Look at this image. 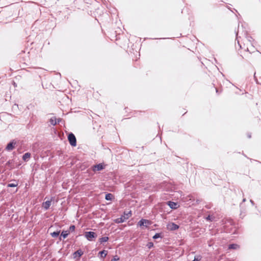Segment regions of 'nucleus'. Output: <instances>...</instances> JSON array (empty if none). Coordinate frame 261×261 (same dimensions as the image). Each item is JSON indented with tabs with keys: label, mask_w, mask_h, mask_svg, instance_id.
Listing matches in <instances>:
<instances>
[{
	"label": "nucleus",
	"mask_w": 261,
	"mask_h": 261,
	"mask_svg": "<svg viewBox=\"0 0 261 261\" xmlns=\"http://www.w3.org/2000/svg\"><path fill=\"white\" fill-rule=\"evenodd\" d=\"M236 37H237V39L238 40V45L239 46H240V48H245V50L247 51H249L250 53H251V51L249 50V47L248 46V44H250L251 46H252V43H251V39H252L251 37H248V38H246V39H247V42L246 43H244L243 44V46H242L240 43V41L238 40V33H237L236 34Z\"/></svg>",
	"instance_id": "1"
},
{
	"label": "nucleus",
	"mask_w": 261,
	"mask_h": 261,
	"mask_svg": "<svg viewBox=\"0 0 261 261\" xmlns=\"http://www.w3.org/2000/svg\"><path fill=\"white\" fill-rule=\"evenodd\" d=\"M85 238L89 241H92L97 237L96 234L93 231H86L85 232Z\"/></svg>",
	"instance_id": "2"
},
{
	"label": "nucleus",
	"mask_w": 261,
	"mask_h": 261,
	"mask_svg": "<svg viewBox=\"0 0 261 261\" xmlns=\"http://www.w3.org/2000/svg\"><path fill=\"white\" fill-rule=\"evenodd\" d=\"M68 139L72 146H75L76 145V139L73 134L72 133H70L68 136Z\"/></svg>",
	"instance_id": "3"
},
{
	"label": "nucleus",
	"mask_w": 261,
	"mask_h": 261,
	"mask_svg": "<svg viewBox=\"0 0 261 261\" xmlns=\"http://www.w3.org/2000/svg\"><path fill=\"white\" fill-rule=\"evenodd\" d=\"M105 168V165L102 163H99L97 165H93L92 167V170L96 172V171H99L103 170Z\"/></svg>",
	"instance_id": "4"
},
{
	"label": "nucleus",
	"mask_w": 261,
	"mask_h": 261,
	"mask_svg": "<svg viewBox=\"0 0 261 261\" xmlns=\"http://www.w3.org/2000/svg\"><path fill=\"white\" fill-rule=\"evenodd\" d=\"M16 144V142L14 140L11 141L9 143H8L6 147V150L8 151H10L12 150L14 148Z\"/></svg>",
	"instance_id": "5"
},
{
	"label": "nucleus",
	"mask_w": 261,
	"mask_h": 261,
	"mask_svg": "<svg viewBox=\"0 0 261 261\" xmlns=\"http://www.w3.org/2000/svg\"><path fill=\"white\" fill-rule=\"evenodd\" d=\"M167 228L169 230H175L179 228V226L174 223H170L167 225Z\"/></svg>",
	"instance_id": "6"
},
{
	"label": "nucleus",
	"mask_w": 261,
	"mask_h": 261,
	"mask_svg": "<svg viewBox=\"0 0 261 261\" xmlns=\"http://www.w3.org/2000/svg\"><path fill=\"white\" fill-rule=\"evenodd\" d=\"M150 224V222L149 220L142 219L141 220H140L138 223V225L141 227L142 226H146L147 227V225Z\"/></svg>",
	"instance_id": "7"
},
{
	"label": "nucleus",
	"mask_w": 261,
	"mask_h": 261,
	"mask_svg": "<svg viewBox=\"0 0 261 261\" xmlns=\"http://www.w3.org/2000/svg\"><path fill=\"white\" fill-rule=\"evenodd\" d=\"M50 204H51V201L47 200V201H46L45 202H44L42 203V206L45 210H47L49 208V206H50Z\"/></svg>",
	"instance_id": "8"
},
{
	"label": "nucleus",
	"mask_w": 261,
	"mask_h": 261,
	"mask_svg": "<svg viewBox=\"0 0 261 261\" xmlns=\"http://www.w3.org/2000/svg\"><path fill=\"white\" fill-rule=\"evenodd\" d=\"M31 157V153H29V152H27V153H25L23 156H22V160L24 161V162H27L29 161V160L30 159Z\"/></svg>",
	"instance_id": "9"
},
{
	"label": "nucleus",
	"mask_w": 261,
	"mask_h": 261,
	"mask_svg": "<svg viewBox=\"0 0 261 261\" xmlns=\"http://www.w3.org/2000/svg\"><path fill=\"white\" fill-rule=\"evenodd\" d=\"M69 234V231H68V230L63 231L61 232V237H60V240H62V239H61L62 237L63 238V239L66 238Z\"/></svg>",
	"instance_id": "10"
},
{
	"label": "nucleus",
	"mask_w": 261,
	"mask_h": 261,
	"mask_svg": "<svg viewBox=\"0 0 261 261\" xmlns=\"http://www.w3.org/2000/svg\"><path fill=\"white\" fill-rule=\"evenodd\" d=\"M125 220V216H121V217L118 218L116 219V220H115V222L116 223H123V222H124Z\"/></svg>",
	"instance_id": "11"
},
{
	"label": "nucleus",
	"mask_w": 261,
	"mask_h": 261,
	"mask_svg": "<svg viewBox=\"0 0 261 261\" xmlns=\"http://www.w3.org/2000/svg\"><path fill=\"white\" fill-rule=\"evenodd\" d=\"M83 254V251L81 250H78L73 253L74 258H75L77 255L79 256V257H80Z\"/></svg>",
	"instance_id": "12"
},
{
	"label": "nucleus",
	"mask_w": 261,
	"mask_h": 261,
	"mask_svg": "<svg viewBox=\"0 0 261 261\" xmlns=\"http://www.w3.org/2000/svg\"><path fill=\"white\" fill-rule=\"evenodd\" d=\"M239 248V246L236 244H231L228 246V249H237Z\"/></svg>",
	"instance_id": "13"
},
{
	"label": "nucleus",
	"mask_w": 261,
	"mask_h": 261,
	"mask_svg": "<svg viewBox=\"0 0 261 261\" xmlns=\"http://www.w3.org/2000/svg\"><path fill=\"white\" fill-rule=\"evenodd\" d=\"M49 122L50 124L53 125H56V124H57V119L55 117H51L49 120Z\"/></svg>",
	"instance_id": "14"
},
{
	"label": "nucleus",
	"mask_w": 261,
	"mask_h": 261,
	"mask_svg": "<svg viewBox=\"0 0 261 261\" xmlns=\"http://www.w3.org/2000/svg\"><path fill=\"white\" fill-rule=\"evenodd\" d=\"M109 240V237H103L99 239V242L100 243H102L103 242H106Z\"/></svg>",
	"instance_id": "15"
},
{
	"label": "nucleus",
	"mask_w": 261,
	"mask_h": 261,
	"mask_svg": "<svg viewBox=\"0 0 261 261\" xmlns=\"http://www.w3.org/2000/svg\"><path fill=\"white\" fill-rule=\"evenodd\" d=\"M131 215H132L131 211H129L127 213L125 212H124L123 216H125V220L128 219L129 218V217L131 216Z\"/></svg>",
	"instance_id": "16"
},
{
	"label": "nucleus",
	"mask_w": 261,
	"mask_h": 261,
	"mask_svg": "<svg viewBox=\"0 0 261 261\" xmlns=\"http://www.w3.org/2000/svg\"><path fill=\"white\" fill-rule=\"evenodd\" d=\"M113 195L111 193H108L106 195L105 199L107 200H111L112 199Z\"/></svg>",
	"instance_id": "17"
},
{
	"label": "nucleus",
	"mask_w": 261,
	"mask_h": 261,
	"mask_svg": "<svg viewBox=\"0 0 261 261\" xmlns=\"http://www.w3.org/2000/svg\"><path fill=\"white\" fill-rule=\"evenodd\" d=\"M59 234H60V231H54L53 232H51L50 233V235L53 238H56L59 236Z\"/></svg>",
	"instance_id": "18"
},
{
	"label": "nucleus",
	"mask_w": 261,
	"mask_h": 261,
	"mask_svg": "<svg viewBox=\"0 0 261 261\" xmlns=\"http://www.w3.org/2000/svg\"><path fill=\"white\" fill-rule=\"evenodd\" d=\"M99 254H100L101 257H105L107 254V251L103 250L101 251H100Z\"/></svg>",
	"instance_id": "19"
},
{
	"label": "nucleus",
	"mask_w": 261,
	"mask_h": 261,
	"mask_svg": "<svg viewBox=\"0 0 261 261\" xmlns=\"http://www.w3.org/2000/svg\"><path fill=\"white\" fill-rule=\"evenodd\" d=\"M169 205L170 206L171 208H176V203L174 202H169Z\"/></svg>",
	"instance_id": "20"
},
{
	"label": "nucleus",
	"mask_w": 261,
	"mask_h": 261,
	"mask_svg": "<svg viewBox=\"0 0 261 261\" xmlns=\"http://www.w3.org/2000/svg\"><path fill=\"white\" fill-rule=\"evenodd\" d=\"M202 257L200 255H196L194 257V259L192 261H200Z\"/></svg>",
	"instance_id": "21"
},
{
	"label": "nucleus",
	"mask_w": 261,
	"mask_h": 261,
	"mask_svg": "<svg viewBox=\"0 0 261 261\" xmlns=\"http://www.w3.org/2000/svg\"><path fill=\"white\" fill-rule=\"evenodd\" d=\"M159 238H161V235L159 233H156L153 236V239H157Z\"/></svg>",
	"instance_id": "22"
},
{
	"label": "nucleus",
	"mask_w": 261,
	"mask_h": 261,
	"mask_svg": "<svg viewBox=\"0 0 261 261\" xmlns=\"http://www.w3.org/2000/svg\"><path fill=\"white\" fill-rule=\"evenodd\" d=\"M75 227L74 225H71L69 227V230H68V231L73 232L75 230Z\"/></svg>",
	"instance_id": "23"
},
{
	"label": "nucleus",
	"mask_w": 261,
	"mask_h": 261,
	"mask_svg": "<svg viewBox=\"0 0 261 261\" xmlns=\"http://www.w3.org/2000/svg\"><path fill=\"white\" fill-rule=\"evenodd\" d=\"M17 186V183H11V184H8V187H15Z\"/></svg>",
	"instance_id": "24"
},
{
	"label": "nucleus",
	"mask_w": 261,
	"mask_h": 261,
	"mask_svg": "<svg viewBox=\"0 0 261 261\" xmlns=\"http://www.w3.org/2000/svg\"><path fill=\"white\" fill-rule=\"evenodd\" d=\"M119 259V257L117 255H115L113 257V258L111 259V261H118Z\"/></svg>",
	"instance_id": "25"
},
{
	"label": "nucleus",
	"mask_w": 261,
	"mask_h": 261,
	"mask_svg": "<svg viewBox=\"0 0 261 261\" xmlns=\"http://www.w3.org/2000/svg\"><path fill=\"white\" fill-rule=\"evenodd\" d=\"M147 246L148 247V248L150 249V248H152L153 246V243L152 242H149L147 244Z\"/></svg>",
	"instance_id": "26"
},
{
	"label": "nucleus",
	"mask_w": 261,
	"mask_h": 261,
	"mask_svg": "<svg viewBox=\"0 0 261 261\" xmlns=\"http://www.w3.org/2000/svg\"><path fill=\"white\" fill-rule=\"evenodd\" d=\"M206 220L208 221H212V218L211 216L208 215L206 218Z\"/></svg>",
	"instance_id": "27"
},
{
	"label": "nucleus",
	"mask_w": 261,
	"mask_h": 261,
	"mask_svg": "<svg viewBox=\"0 0 261 261\" xmlns=\"http://www.w3.org/2000/svg\"><path fill=\"white\" fill-rule=\"evenodd\" d=\"M62 120V119L61 118H58V119H57V123H59Z\"/></svg>",
	"instance_id": "28"
},
{
	"label": "nucleus",
	"mask_w": 261,
	"mask_h": 261,
	"mask_svg": "<svg viewBox=\"0 0 261 261\" xmlns=\"http://www.w3.org/2000/svg\"><path fill=\"white\" fill-rule=\"evenodd\" d=\"M247 137H248V138H251V134L250 133H248Z\"/></svg>",
	"instance_id": "29"
},
{
	"label": "nucleus",
	"mask_w": 261,
	"mask_h": 261,
	"mask_svg": "<svg viewBox=\"0 0 261 261\" xmlns=\"http://www.w3.org/2000/svg\"><path fill=\"white\" fill-rule=\"evenodd\" d=\"M250 202L252 204H253V201L252 200H250Z\"/></svg>",
	"instance_id": "30"
},
{
	"label": "nucleus",
	"mask_w": 261,
	"mask_h": 261,
	"mask_svg": "<svg viewBox=\"0 0 261 261\" xmlns=\"http://www.w3.org/2000/svg\"><path fill=\"white\" fill-rule=\"evenodd\" d=\"M245 201H246V199H245V198H244V199H243V202H245Z\"/></svg>",
	"instance_id": "31"
},
{
	"label": "nucleus",
	"mask_w": 261,
	"mask_h": 261,
	"mask_svg": "<svg viewBox=\"0 0 261 261\" xmlns=\"http://www.w3.org/2000/svg\"><path fill=\"white\" fill-rule=\"evenodd\" d=\"M216 92H218V90L217 89H216Z\"/></svg>",
	"instance_id": "32"
}]
</instances>
